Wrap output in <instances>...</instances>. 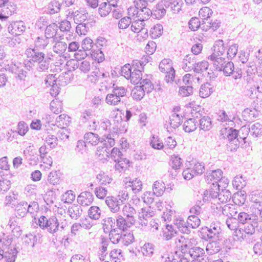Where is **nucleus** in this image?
Wrapping results in <instances>:
<instances>
[{"instance_id": "1", "label": "nucleus", "mask_w": 262, "mask_h": 262, "mask_svg": "<svg viewBox=\"0 0 262 262\" xmlns=\"http://www.w3.org/2000/svg\"><path fill=\"white\" fill-rule=\"evenodd\" d=\"M187 115L189 114L190 118L187 120L184 124V129L185 132L191 133L196 130L198 126V122L195 118L202 117L205 113V110L199 105L194 104L192 102L189 103L186 106Z\"/></svg>"}, {"instance_id": "2", "label": "nucleus", "mask_w": 262, "mask_h": 262, "mask_svg": "<svg viewBox=\"0 0 262 262\" xmlns=\"http://www.w3.org/2000/svg\"><path fill=\"white\" fill-rule=\"evenodd\" d=\"M243 129L237 131L236 129L232 128H224L221 131V135L223 138L228 139L230 142V144H231V142L232 141H234L235 143L233 148L235 149L238 147V139L245 140L247 138L246 133L245 136H241L240 134L241 133L243 134Z\"/></svg>"}, {"instance_id": "3", "label": "nucleus", "mask_w": 262, "mask_h": 262, "mask_svg": "<svg viewBox=\"0 0 262 262\" xmlns=\"http://www.w3.org/2000/svg\"><path fill=\"white\" fill-rule=\"evenodd\" d=\"M42 230H47L51 233L56 232L59 228V222L56 217L48 219L44 215L40 216L37 224Z\"/></svg>"}, {"instance_id": "4", "label": "nucleus", "mask_w": 262, "mask_h": 262, "mask_svg": "<svg viewBox=\"0 0 262 262\" xmlns=\"http://www.w3.org/2000/svg\"><path fill=\"white\" fill-rule=\"evenodd\" d=\"M128 194L125 191H121L117 196H111L106 198L105 203L114 212H117L121 205L127 199Z\"/></svg>"}, {"instance_id": "5", "label": "nucleus", "mask_w": 262, "mask_h": 262, "mask_svg": "<svg viewBox=\"0 0 262 262\" xmlns=\"http://www.w3.org/2000/svg\"><path fill=\"white\" fill-rule=\"evenodd\" d=\"M188 116L186 107L181 108L179 106H176L173 108V113L169 118V124L172 128H176L182 123L183 118Z\"/></svg>"}, {"instance_id": "6", "label": "nucleus", "mask_w": 262, "mask_h": 262, "mask_svg": "<svg viewBox=\"0 0 262 262\" xmlns=\"http://www.w3.org/2000/svg\"><path fill=\"white\" fill-rule=\"evenodd\" d=\"M122 154L118 148L114 147L111 150L110 157L115 162L116 168L118 170H125L130 166V162L126 158L121 157Z\"/></svg>"}, {"instance_id": "7", "label": "nucleus", "mask_w": 262, "mask_h": 262, "mask_svg": "<svg viewBox=\"0 0 262 262\" xmlns=\"http://www.w3.org/2000/svg\"><path fill=\"white\" fill-rule=\"evenodd\" d=\"M161 72L165 74V79L167 82L173 81L175 77V71L172 61L168 59H163L159 64Z\"/></svg>"}, {"instance_id": "8", "label": "nucleus", "mask_w": 262, "mask_h": 262, "mask_svg": "<svg viewBox=\"0 0 262 262\" xmlns=\"http://www.w3.org/2000/svg\"><path fill=\"white\" fill-rule=\"evenodd\" d=\"M225 47L222 41H218L213 48L212 53L208 57V59L216 64V62L220 63L224 61L222 56L225 52Z\"/></svg>"}, {"instance_id": "9", "label": "nucleus", "mask_w": 262, "mask_h": 262, "mask_svg": "<svg viewBox=\"0 0 262 262\" xmlns=\"http://www.w3.org/2000/svg\"><path fill=\"white\" fill-rule=\"evenodd\" d=\"M34 207L35 209L38 207V204L36 203L33 202L31 205H28L27 203L23 202L18 204L15 208L16 216L18 217H23L28 211L32 213V210L31 208Z\"/></svg>"}, {"instance_id": "10", "label": "nucleus", "mask_w": 262, "mask_h": 262, "mask_svg": "<svg viewBox=\"0 0 262 262\" xmlns=\"http://www.w3.org/2000/svg\"><path fill=\"white\" fill-rule=\"evenodd\" d=\"M148 3L145 0H134V6H130L127 10L128 15L134 16L138 13L137 11L148 8Z\"/></svg>"}, {"instance_id": "11", "label": "nucleus", "mask_w": 262, "mask_h": 262, "mask_svg": "<svg viewBox=\"0 0 262 262\" xmlns=\"http://www.w3.org/2000/svg\"><path fill=\"white\" fill-rule=\"evenodd\" d=\"M105 145V147H102V150L99 152V150H98L97 154L100 157H102L101 158H106L110 156V151L107 150V147H113L115 144V141L114 138L111 137V135H108L106 137V139L104 140Z\"/></svg>"}, {"instance_id": "12", "label": "nucleus", "mask_w": 262, "mask_h": 262, "mask_svg": "<svg viewBox=\"0 0 262 262\" xmlns=\"http://www.w3.org/2000/svg\"><path fill=\"white\" fill-rule=\"evenodd\" d=\"M94 197L91 192L84 191L81 192L77 198V202L82 206H87L92 204Z\"/></svg>"}, {"instance_id": "13", "label": "nucleus", "mask_w": 262, "mask_h": 262, "mask_svg": "<svg viewBox=\"0 0 262 262\" xmlns=\"http://www.w3.org/2000/svg\"><path fill=\"white\" fill-rule=\"evenodd\" d=\"M220 186L217 182L213 183L208 189L204 192V197L206 200L214 199L217 197L220 192Z\"/></svg>"}, {"instance_id": "14", "label": "nucleus", "mask_w": 262, "mask_h": 262, "mask_svg": "<svg viewBox=\"0 0 262 262\" xmlns=\"http://www.w3.org/2000/svg\"><path fill=\"white\" fill-rule=\"evenodd\" d=\"M116 227L118 230L125 232L133 224L131 221H127L122 216H119L116 221Z\"/></svg>"}, {"instance_id": "15", "label": "nucleus", "mask_w": 262, "mask_h": 262, "mask_svg": "<svg viewBox=\"0 0 262 262\" xmlns=\"http://www.w3.org/2000/svg\"><path fill=\"white\" fill-rule=\"evenodd\" d=\"M27 56L30 62L40 63L45 58V54L41 52H35L34 50L29 49L27 51Z\"/></svg>"}, {"instance_id": "16", "label": "nucleus", "mask_w": 262, "mask_h": 262, "mask_svg": "<svg viewBox=\"0 0 262 262\" xmlns=\"http://www.w3.org/2000/svg\"><path fill=\"white\" fill-rule=\"evenodd\" d=\"M84 143L90 146L97 145L100 141L99 136L93 133H88L84 136Z\"/></svg>"}, {"instance_id": "17", "label": "nucleus", "mask_w": 262, "mask_h": 262, "mask_svg": "<svg viewBox=\"0 0 262 262\" xmlns=\"http://www.w3.org/2000/svg\"><path fill=\"white\" fill-rule=\"evenodd\" d=\"M183 164V160L178 155L173 154L169 159V165L173 170H178L181 168Z\"/></svg>"}, {"instance_id": "18", "label": "nucleus", "mask_w": 262, "mask_h": 262, "mask_svg": "<svg viewBox=\"0 0 262 262\" xmlns=\"http://www.w3.org/2000/svg\"><path fill=\"white\" fill-rule=\"evenodd\" d=\"M166 190L165 183L161 181H156L152 186V191L157 196H162Z\"/></svg>"}, {"instance_id": "19", "label": "nucleus", "mask_w": 262, "mask_h": 262, "mask_svg": "<svg viewBox=\"0 0 262 262\" xmlns=\"http://www.w3.org/2000/svg\"><path fill=\"white\" fill-rule=\"evenodd\" d=\"M17 251L15 248L9 247L4 252V258L6 262H14L16 259Z\"/></svg>"}, {"instance_id": "20", "label": "nucleus", "mask_w": 262, "mask_h": 262, "mask_svg": "<svg viewBox=\"0 0 262 262\" xmlns=\"http://www.w3.org/2000/svg\"><path fill=\"white\" fill-rule=\"evenodd\" d=\"M126 187H130L132 191L135 193L141 191L142 189V184L141 181L138 179H135L132 181H127L125 182Z\"/></svg>"}, {"instance_id": "21", "label": "nucleus", "mask_w": 262, "mask_h": 262, "mask_svg": "<svg viewBox=\"0 0 262 262\" xmlns=\"http://www.w3.org/2000/svg\"><path fill=\"white\" fill-rule=\"evenodd\" d=\"M223 178V172L221 169L212 170L211 172L207 173L206 176V181L209 183L211 181H219Z\"/></svg>"}, {"instance_id": "22", "label": "nucleus", "mask_w": 262, "mask_h": 262, "mask_svg": "<svg viewBox=\"0 0 262 262\" xmlns=\"http://www.w3.org/2000/svg\"><path fill=\"white\" fill-rule=\"evenodd\" d=\"M137 12V15H135L134 16H132V18H137L139 20L143 21L148 19L152 15V12L148 8L138 10Z\"/></svg>"}, {"instance_id": "23", "label": "nucleus", "mask_w": 262, "mask_h": 262, "mask_svg": "<svg viewBox=\"0 0 262 262\" xmlns=\"http://www.w3.org/2000/svg\"><path fill=\"white\" fill-rule=\"evenodd\" d=\"M199 80V77H196L195 75L191 74H187L183 78V81L185 84L192 87L198 85L200 83Z\"/></svg>"}, {"instance_id": "24", "label": "nucleus", "mask_w": 262, "mask_h": 262, "mask_svg": "<svg viewBox=\"0 0 262 262\" xmlns=\"http://www.w3.org/2000/svg\"><path fill=\"white\" fill-rule=\"evenodd\" d=\"M11 181L7 176L0 172V192L8 190L11 187Z\"/></svg>"}, {"instance_id": "25", "label": "nucleus", "mask_w": 262, "mask_h": 262, "mask_svg": "<svg viewBox=\"0 0 262 262\" xmlns=\"http://www.w3.org/2000/svg\"><path fill=\"white\" fill-rule=\"evenodd\" d=\"M189 247L186 243L181 242V241H179V243L177 244V250L176 253L178 256H182L183 255L189 254L190 253Z\"/></svg>"}, {"instance_id": "26", "label": "nucleus", "mask_w": 262, "mask_h": 262, "mask_svg": "<svg viewBox=\"0 0 262 262\" xmlns=\"http://www.w3.org/2000/svg\"><path fill=\"white\" fill-rule=\"evenodd\" d=\"M61 176L59 171H52L48 175V181L52 185H58L61 181Z\"/></svg>"}, {"instance_id": "27", "label": "nucleus", "mask_w": 262, "mask_h": 262, "mask_svg": "<svg viewBox=\"0 0 262 262\" xmlns=\"http://www.w3.org/2000/svg\"><path fill=\"white\" fill-rule=\"evenodd\" d=\"M243 231L247 235H252L255 232V227L257 226V222L255 220L249 219V222L245 224Z\"/></svg>"}, {"instance_id": "28", "label": "nucleus", "mask_w": 262, "mask_h": 262, "mask_svg": "<svg viewBox=\"0 0 262 262\" xmlns=\"http://www.w3.org/2000/svg\"><path fill=\"white\" fill-rule=\"evenodd\" d=\"M147 93L152 92L155 89L154 84L149 78H146L140 82L139 85Z\"/></svg>"}, {"instance_id": "29", "label": "nucleus", "mask_w": 262, "mask_h": 262, "mask_svg": "<svg viewBox=\"0 0 262 262\" xmlns=\"http://www.w3.org/2000/svg\"><path fill=\"white\" fill-rule=\"evenodd\" d=\"M213 92V88L208 83L203 84L200 90V96L205 98L208 97Z\"/></svg>"}, {"instance_id": "30", "label": "nucleus", "mask_w": 262, "mask_h": 262, "mask_svg": "<svg viewBox=\"0 0 262 262\" xmlns=\"http://www.w3.org/2000/svg\"><path fill=\"white\" fill-rule=\"evenodd\" d=\"M70 122L71 118L67 115H60L56 119V124L60 128L66 127Z\"/></svg>"}, {"instance_id": "31", "label": "nucleus", "mask_w": 262, "mask_h": 262, "mask_svg": "<svg viewBox=\"0 0 262 262\" xmlns=\"http://www.w3.org/2000/svg\"><path fill=\"white\" fill-rule=\"evenodd\" d=\"M246 196V194L244 191H238L233 195V201L236 205L240 206L245 203Z\"/></svg>"}, {"instance_id": "32", "label": "nucleus", "mask_w": 262, "mask_h": 262, "mask_svg": "<svg viewBox=\"0 0 262 262\" xmlns=\"http://www.w3.org/2000/svg\"><path fill=\"white\" fill-rule=\"evenodd\" d=\"M189 255L193 258V260L205 258L204 250L200 247H196L191 248L190 250Z\"/></svg>"}, {"instance_id": "33", "label": "nucleus", "mask_w": 262, "mask_h": 262, "mask_svg": "<svg viewBox=\"0 0 262 262\" xmlns=\"http://www.w3.org/2000/svg\"><path fill=\"white\" fill-rule=\"evenodd\" d=\"M142 71L140 70H137L136 69V66H135L132 73L131 77L129 78V79H130V81L133 83L138 84L140 83V82L142 81Z\"/></svg>"}, {"instance_id": "34", "label": "nucleus", "mask_w": 262, "mask_h": 262, "mask_svg": "<svg viewBox=\"0 0 262 262\" xmlns=\"http://www.w3.org/2000/svg\"><path fill=\"white\" fill-rule=\"evenodd\" d=\"M212 10L208 7H203L199 12V16L203 20V23L205 22V20H208L212 15Z\"/></svg>"}, {"instance_id": "35", "label": "nucleus", "mask_w": 262, "mask_h": 262, "mask_svg": "<svg viewBox=\"0 0 262 262\" xmlns=\"http://www.w3.org/2000/svg\"><path fill=\"white\" fill-rule=\"evenodd\" d=\"M88 214L91 219L97 220L101 216V211L100 208L96 206H91L88 211Z\"/></svg>"}, {"instance_id": "36", "label": "nucleus", "mask_w": 262, "mask_h": 262, "mask_svg": "<svg viewBox=\"0 0 262 262\" xmlns=\"http://www.w3.org/2000/svg\"><path fill=\"white\" fill-rule=\"evenodd\" d=\"M135 66H136V65H135L134 64H133L132 66L129 63L125 64L121 68V75L126 79H129V78L131 77L132 73L133 72L132 70H134Z\"/></svg>"}, {"instance_id": "37", "label": "nucleus", "mask_w": 262, "mask_h": 262, "mask_svg": "<svg viewBox=\"0 0 262 262\" xmlns=\"http://www.w3.org/2000/svg\"><path fill=\"white\" fill-rule=\"evenodd\" d=\"M200 127L201 129L207 131L212 127V121L208 116L203 117L200 120Z\"/></svg>"}, {"instance_id": "38", "label": "nucleus", "mask_w": 262, "mask_h": 262, "mask_svg": "<svg viewBox=\"0 0 262 262\" xmlns=\"http://www.w3.org/2000/svg\"><path fill=\"white\" fill-rule=\"evenodd\" d=\"M121 101L120 98L118 95H116V94L110 93L107 95L105 98L106 103L112 106H115L117 105Z\"/></svg>"}, {"instance_id": "39", "label": "nucleus", "mask_w": 262, "mask_h": 262, "mask_svg": "<svg viewBox=\"0 0 262 262\" xmlns=\"http://www.w3.org/2000/svg\"><path fill=\"white\" fill-rule=\"evenodd\" d=\"M150 144L152 147L156 149L161 150L164 147L162 140L158 136H153L151 138Z\"/></svg>"}, {"instance_id": "40", "label": "nucleus", "mask_w": 262, "mask_h": 262, "mask_svg": "<svg viewBox=\"0 0 262 262\" xmlns=\"http://www.w3.org/2000/svg\"><path fill=\"white\" fill-rule=\"evenodd\" d=\"M220 24L217 20H212L211 22H204L202 24V29L205 31L209 29L215 31L219 28Z\"/></svg>"}, {"instance_id": "41", "label": "nucleus", "mask_w": 262, "mask_h": 262, "mask_svg": "<svg viewBox=\"0 0 262 262\" xmlns=\"http://www.w3.org/2000/svg\"><path fill=\"white\" fill-rule=\"evenodd\" d=\"M163 28L161 25H155L150 30V35L154 39H156L161 36L163 33Z\"/></svg>"}, {"instance_id": "42", "label": "nucleus", "mask_w": 262, "mask_h": 262, "mask_svg": "<svg viewBox=\"0 0 262 262\" xmlns=\"http://www.w3.org/2000/svg\"><path fill=\"white\" fill-rule=\"evenodd\" d=\"M209 63L208 61L203 60L195 63L193 67V71L198 73H202L208 69Z\"/></svg>"}, {"instance_id": "43", "label": "nucleus", "mask_w": 262, "mask_h": 262, "mask_svg": "<svg viewBox=\"0 0 262 262\" xmlns=\"http://www.w3.org/2000/svg\"><path fill=\"white\" fill-rule=\"evenodd\" d=\"M188 228H196L201 223L199 218L195 215H190L188 217L186 222Z\"/></svg>"}, {"instance_id": "44", "label": "nucleus", "mask_w": 262, "mask_h": 262, "mask_svg": "<svg viewBox=\"0 0 262 262\" xmlns=\"http://www.w3.org/2000/svg\"><path fill=\"white\" fill-rule=\"evenodd\" d=\"M61 5L58 0H52L49 4L48 9L51 14L59 12L60 10Z\"/></svg>"}, {"instance_id": "45", "label": "nucleus", "mask_w": 262, "mask_h": 262, "mask_svg": "<svg viewBox=\"0 0 262 262\" xmlns=\"http://www.w3.org/2000/svg\"><path fill=\"white\" fill-rule=\"evenodd\" d=\"M145 92L140 86H135L132 92L133 98L136 100H141L144 96Z\"/></svg>"}, {"instance_id": "46", "label": "nucleus", "mask_w": 262, "mask_h": 262, "mask_svg": "<svg viewBox=\"0 0 262 262\" xmlns=\"http://www.w3.org/2000/svg\"><path fill=\"white\" fill-rule=\"evenodd\" d=\"M112 11V7L106 2L102 3L99 8V13L101 16H105Z\"/></svg>"}, {"instance_id": "47", "label": "nucleus", "mask_w": 262, "mask_h": 262, "mask_svg": "<svg viewBox=\"0 0 262 262\" xmlns=\"http://www.w3.org/2000/svg\"><path fill=\"white\" fill-rule=\"evenodd\" d=\"M175 225L177 226L179 231L183 233H188L189 231L188 225H186L185 221L180 218L175 221Z\"/></svg>"}, {"instance_id": "48", "label": "nucleus", "mask_w": 262, "mask_h": 262, "mask_svg": "<svg viewBox=\"0 0 262 262\" xmlns=\"http://www.w3.org/2000/svg\"><path fill=\"white\" fill-rule=\"evenodd\" d=\"M117 228L112 229L110 232V238L113 243H118L120 239H122V235L118 232Z\"/></svg>"}, {"instance_id": "49", "label": "nucleus", "mask_w": 262, "mask_h": 262, "mask_svg": "<svg viewBox=\"0 0 262 262\" xmlns=\"http://www.w3.org/2000/svg\"><path fill=\"white\" fill-rule=\"evenodd\" d=\"M217 196L222 203H226L230 200L231 194L228 190H222L221 192H219Z\"/></svg>"}, {"instance_id": "50", "label": "nucleus", "mask_w": 262, "mask_h": 262, "mask_svg": "<svg viewBox=\"0 0 262 262\" xmlns=\"http://www.w3.org/2000/svg\"><path fill=\"white\" fill-rule=\"evenodd\" d=\"M123 213L124 215L129 219H131L132 221H133L134 215L136 213V210L130 205L128 204L124 206Z\"/></svg>"}, {"instance_id": "51", "label": "nucleus", "mask_w": 262, "mask_h": 262, "mask_svg": "<svg viewBox=\"0 0 262 262\" xmlns=\"http://www.w3.org/2000/svg\"><path fill=\"white\" fill-rule=\"evenodd\" d=\"M168 7L173 13H177L181 9V2L180 0H171Z\"/></svg>"}, {"instance_id": "52", "label": "nucleus", "mask_w": 262, "mask_h": 262, "mask_svg": "<svg viewBox=\"0 0 262 262\" xmlns=\"http://www.w3.org/2000/svg\"><path fill=\"white\" fill-rule=\"evenodd\" d=\"M57 31V25L55 24H53L49 25L45 30V35L48 38H51L53 37Z\"/></svg>"}, {"instance_id": "53", "label": "nucleus", "mask_w": 262, "mask_h": 262, "mask_svg": "<svg viewBox=\"0 0 262 262\" xmlns=\"http://www.w3.org/2000/svg\"><path fill=\"white\" fill-rule=\"evenodd\" d=\"M52 111L55 114H59L61 111V102L57 99L52 101L50 104Z\"/></svg>"}, {"instance_id": "54", "label": "nucleus", "mask_w": 262, "mask_h": 262, "mask_svg": "<svg viewBox=\"0 0 262 262\" xmlns=\"http://www.w3.org/2000/svg\"><path fill=\"white\" fill-rule=\"evenodd\" d=\"M68 211L72 218H77L81 214L82 210L78 205H73L69 208Z\"/></svg>"}, {"instance_id": "55", "label": "nucleus", "mask_w": 262, "mask_h": 262, "mask_svg": "<svg viewBox=\"0 0 262 262\" xmlns=\"http://www.w3.org/2000/svg\"><path fill=\"white\" fill-rule=\"evenodd\" d=\"M135 241L133 232H129L122 235V242L126 246L132 244Z\"/></svg>"}, {"instance_id": "56", "label": "nucleus", "mask_w": 262, "mask_h": 262, "mask_svg": "<svg viewBox=\"0 0 262 262\" xmlns=\"http://www.w3.org/2000/svg\"><path fill=\"white\" fill-rule=\"evenodd\" d=\"M91 56L98 63L102 62L104 59V55L100 50L94 51L91 54Z\"/></svg>"}, {"instance_id": "57", "label": "nucleus", "mask_w": 262, "mask_h": 262, "mask_svg": "<svg viewBox=\"0 0 262 262\" xmlns=\"http://www.w3.org/2000/svg\"><path fill=\"white\" fill-rule=\"evenodd\" d=\"M115 221L112 217H107L103 220V227L104 230H112V229L115 228Z\"/></svg>"}, {"instance_id": "58", "label": "nucleus", "mask_w": 262, "mask_h": 262, "mask_svg": "<svg viewBox=\"0 0 262 262\" xmlns=\"http://www.w3.org/2000/svg\"><path fill=\"white\" fill-rule=\"evenodd\" d=\"M144 24L143 21L140 20H137L134 21L132 26V30L135 33H139L144 28Z\"/></svg>"}, {"instance_id": "59", "label": "nucleus", "mask_w": 262, "mask_h": 262, "mask_svg": "<svg viewBox=\"0 0 262 262\" xmlns=\"http://www.w3.org/2000/svg\"><path fill=\"white\" fill-rule=\"evenodd\" d=\"M131 18L128 15V17H124L121 18L118 22V27L121 29H125L129 27L131 24Z\"/></svg>"}, {"instance_id": "60", "label": "nucleus", "mask_w": 262, "mask_h": 262, "mask_svg": "<svg viewBox=\"0 0 262 262\" xmlns=\"http://www.w3.org/2000/svg\"><path fill=\"white\" fill-rule=\"evenodd\" d=\"M93 47V41L90 38L86 37L82 41L81 48L84 52L90 51Z\"/></svg>"}, {"instance_id": "61", "label": "nucleus", "mask_w": 262, "mask_h": 262, "mask_svg": "<svg viewBox=\"0 0 262 262\" xmlns=\"http://www.w3.org/2000/svg\"><path fill=\"white\" fill-rule=\"evenodd\" d=\"M179 93L183 97L189 96L193 94V87L188 85L182 86L180 88Z\"/></svg>"}, {"instance_id": "62", "label": "nucleus", "mask_w": 262, "mask_h": 262, "mask_svg": "<svg viewBox=\"0 0 262 262\" xmlns=\"http://www.w3.org/2000/svg\"><path fill=\"white\" fill-rule=\"evenodd\" d=\"M75 199V195L72 190L67 191L62 196V200L66 203H71Z\"/></svg>"}, {"instance_id": "63", "label": "nucleus", "mask_w": 262, "mask_h": 262, "mask_svg": "<svg viewBox=\"0 0 262 262\" xmlns=\"http://www.w3.org/2000/svg\"><path fill=\"white\" fill-rule=\"evenodd\" d=\"M200 26V21L196 17L191 18L189 22V27L193 31H196Z\"/></svg>"}, {"instance_id": "64", "label": "nucleus", "mask_w": 262, "mask_h": 262, "mask_svg": "<svg viewBox=\"0 0 262 262\" xmlns=\"http://www.w3.org/2000/svg\"><path fill=\"white\" fill-rule=\"evenodd\" d=\"M191 169L195 174H202L205 169L204 164L199 162H196L193 164V167Z\"/></svg>"}]
</instances>
